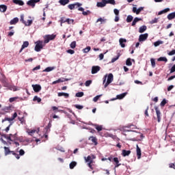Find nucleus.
<instances>
[{
    "label": "nucleus",
    "mask_w": 175,
    "mask_h": 175,
    "mask_svg": "<svg viewBox=\"0 0 175 175\" xmlns=\"http://www.w3.org/2000/svg\"><path fill=\"white\" fill-rule=\"evenodd\" d=\"M105 3L107 5V3H110V5H116V1L115 0H105Z\"/></svg>",
    "instance_id": "obj_35"
},
{
    "label": "nucleus",
    "mask_w": 175,
    "mask_h": 175,
    "mask_svg": "<svg viewBox=\"0 0 175 175\" xmlns=\"http://www.w3.org/2000/svg\"><path fill=\"white\" fill-rule=\"evenodd\" d=\"M175 71V64L171 68L170 73H174Z\"/></svg>",
    "instance_id": "obj_63"
},
{
    "label": "nucleus",
    "mask_w": 175,
    "mask_h": 175,
    "mask_svg": "<svg viewBox=\"0 0 175 175\" xmlns=\"http://www.w3.org/2000/svg\"><path fill=\"white\" fill-rule=\"evenodd\" d=\"M84 159H85V162H90V161H91V159H92L91 156H88L87 157H85Z\"/></svg>",
    "instance_id": "obj_54"
},
{
    "label": "nucleus",
    "mask_w": 175,
    "mask_h": 175,
    "mask_svg": "<svg viewBox=\"0 0 175 175\" xmlns=\"http://www.w3.org/2000/svg\"><path fill=\"white\" fill-rule=\"evenodd\" d=\"M91 84H92V80L86 81L85 83V87H90V85H91Z\"/></svg>",
    "instance_id": "obj_45"
},
{
    "label": "nucleus",
    "mask_w": 175,
    "mask_h": 175,
    "mask_svg": "<svg viewBox=\"0 0 175 175\" xmlns=\"http://www.w3.org/2000/svg\"><path fill=\"white\" fill-rule=\"evenodd\" d=\"M3 87H5V88H8L9 87V85H10V84H9V83H8V81H6V80H3Z\"/></svg>",
    "instance_id": "obj_44"
},
{
    "label": "nucleus",
    "mask_w": 175,
    "mask_h": 175,
    "mask_svg": "<svg viewBox=\"0 0 175 175\" xmlns=\"http://www.w3.org/2000/svg\"><path fill=\"white\" fill-rule=\"evenodd\" d=\"M17 117V112H14L12 118H5V119H3L2 120V122H5V121H9V122H12V121H13Z\"/></svg>",
    "instance_id": "obj_8"
},
{
    "label": "nucleus",
    "mask_w": 175,
    "mask_h": 175,
    "mask_svg": "<svg viewBox=\"0 0 175 175\" xmlns=\"http://www.w3.org/2000/svg\"><path fill=\"white\" fill-rule=\"evenodd\" d=\"M128 94V92H124V93H122V94H118L116 96V99H124V96H126V95Z\"/></svg>",
    "instance_id": "obj_20"
},
{
    "label": "nucleus",
    "mask_w": 175,
    "mask_h": 175,
    "mask_svg": "<svg viewBox=\"0 0 175 175\" xmlns=\"http://www.w3.org/2000/svg\"><path fill=\"white\" fill-rule=\"evenodd\" d=\"M60 23L62 24H64V23H67V18L65 19V17H62L61 19H60Z\"/></svg>",
    "instance_id": "obj_55"
},
{
    "label": "nucleus",
    "mask_w": 175,
    "mask_h": 175,
    "mask_svg": "<svg viewBox=\"0 0 175 175\" xmlns=\"http://www.w3.org/2000/svg\"><path fill=\"white\" fill-rule=\"evenodd\" d=\"M157 61L167 62V58H166V57H161L159 59H157Z\"/></svg>",
    "instance_id": "obj_34"
},
{
    "label": "nucleus",
    "mask_w": 175,
    "mask_h": 175,
    "mask_svg": "<svg viewBox=\"0 0 175 175\" xmlns=\"http://www.w3.org/2000/svg\"><path fill=\"white\" fill-rule=\"evenodd\" d=\"M65 81V78H60L53 82V84H57V83H64Z\"/></svg>",
    "instance_id": "obj_29"
},
{
    "label": "nucleus",
    "mask_w": 175,
    "mask_h": 175,
    "mask_svg": "<svg viewBox=\"0 0 175 175\" xmlns=\"http://www.w3.org/2000/svg\"><path fill=\"white\" fill-rule=\"evenodd\" d=\"M75 107H76V109H78V110H81L82 109H83L84 107L80 105H75Z\"/></svg>",
    "instance_id": "obj_51"
},
{
    "label": "nucleus",
    "mask_w": 175,
    "mask_h": 175,
    "mask_svg": "<svg viewBox=\"0 0 175 175\" xmlns=\"http://www.w3.org/2000/svg\"><path fill=\"white\" fill-rule=\"evenodd\" d=\"M146 31H147V26L146 25H142L139 29V33H143V32H146Z\"/></svg>",
    "instance_id": "obj_22"
},
{
    "label": "nucleus",
    "mask_w": 175,
    "mask_h": 175,
    "mask_svg": "<svg viewBox=\"0 0 175 175\" xmlns=\"http://www.w3.org/2000/svg\"><path fill=\"white\" fill-rule=\"evenodd\" d=\"M144 10V7H139L138 9L136 7L133 8V13L136 14H140V12Z\"/></svg>",
    "instance_id": "obj_10"
},
{
    "label": "nucleus",
    "mask_w": 175,
    "mask_h": 175,
    "mask_svg": "<svg viewBox=\"0 0 175 175\" xmlns=\"http://www.w3.org/2000/svg\"><path fill=\"white\" fill-rule=\"evenodd\" d=\"M167 18L169 20H173V18H175V12L169 14L167 16Z\"/></svg>",
    "instance_id": "obj_26"
},
{
    "label": "nucleus",
    "mask_w": 175,
    "mask_h": 175,
    "mask_svg": "<svg viewBox=\"0 0 175 175\" xmlns=\"http://www.w3.org/2000/svg\"><path fill=\"white\" fill-rule=\"evenodd\" d=\"M97 8H105L106 6V0H101L100 2H97Z\"/></svg>",
    "instance_id": "obj_13"
},
{
    "label": "nucleus",
    "mask_w": 175,
    "mask_h": 175,
    "mask_svg": "<svg viewBox=\"0 0 175 175\" xmlns=\"http://www.w3.org/2000/svg\"><path fill=\"white\" fill-rule=\"evenodd\" d=\"M113 13H114V14H116V16H118V14H120V10H118L117 9H114Z\"/></svg>",
    "instance_id": "obj_60"
},
{
    "label": "nucleus",
    "mask_w": 175,
    "mask_h": 175,
    "mask_svg": "<svg viewBox=\"0 0 175 175\" xmlns=\"http://www.w3.org/2000/svg\"><path fill=\"white\" fill-rule=\"evenodd\" d=\"M89 13H91V12L90 11V10H87V11H84L83 10V12H82V14L83 15V16H88V14Z\"/></svg>",
    "instance_id": "obj_56"
},
{
    "label": "nucleus",
    "mask_w": 175,
    "mask_h": 175,
    "mask_svg": "<svg viewBox=\"0 0 175 175\" xmlns=\"http://www.w3.org/2000/svg\"><path fill=\"white\" fill-rule=\"evenodd\" d=\"M70 46L71 49H76V41L72 42Z\"/></svg>",
    "instance_id": "obj_50"
},
{
    "label": "nucleus",
    "mask_w": 175,
    "mask_h": 175,
    "mask_svg": "<svg viewBox=\"0 0 175 175\" xmlns=\"http://www.w3.org/2000/svg\"><path fill=\"white\" fill-rule=\"evenodd\" d=\"M131 152V150H123L122 152V157H129Z\"/></svg>",
    "instance_id": "obj_19"
},
{
    "label": "nucleus",
    "mask_w": 175,
    "mask_h": 175,
    "mask_svg": "<svg viewBox=\"0 0 175 175\" xmlns=\"http://www.w3.org/2000/svg\"><path fill=\"white\" fill-rule=\"evenodd\" d=\"M175 55V49L171 51L170 52L168 53V55Z\"/></svg>",
    "instance_id": "obj_62"
},
{
    "label": "nucleus",
    "mask_w": 175,
    "mask_h": 175,
    "mask_svg": "<svg viewBox=\"0 0 175 175\" xmlns=\"http://www.w3.org/2000/svg\"><path fill=\"white\" fill-rule=\"evenodd\" d=\"M147 38H148V33L140 34L138 40L139 42H146Z\"/></svg>",
    "instance_id": "obj_6"
},
{
    "label": "nucleus",
    "mask_w": 175,
    "mask_h": 175,
    "mask_svg": "<svg viewBox=\"0 0 175 175\" xmlns=\"http://www.w3.org/2000/svg\"><path fill=\"white\" fill-rule=\"evenodd\" d=\"M43 49V41L42 40H38L36 42V46H35V51L37 53H39Z\"/></svg>",
    "instance_id": "obj_4"
},
{
    "label": "nucleus",
    "mask_w": 175,
    "mask_h": 175,
    "mask_svg": "<svg viewBox=\"0 0 175 175\" xmlns=\"http://www.w3.org/2000/svg\"><path fill=\"white\" fill-rule=\"evenodd\" d=\"M100 96H102V94L96 96L93 98V102H98V100H99V98H100Z\"/></svg>",
    "instance_id": "obj_48"
},
{
    "label": "nucleus",
    "mask_w": 175,
    "mask_h": 175,
    "mask_svg": "<svg viewBox=\"0 0 175 175\" xmlns=\"http://www.w3.org/2000/svg\"><path fill=\"white\" fill-rule=\"evenodd\" d=\"M126 42V39L125 38H120L119 43L120 46L124 49L125 47V42Z\"/></svg>",
    "instance_id": "obj_14"
},
{
    "label": "nucleus",
    "mask_w": 175,
    "mask_h": 175,
    "mask_svg": "<svg viewBox=\"0 0 175 175\" xmlns=\"http://www.w3.org/2000/svg\"><path fill=\"white\" fill-rule=\"evenodd\" d=\"M40 2V0H29L27 2V5L31 6V8H35V4Z\"/></svg>",
    "instance_id": "obj_7"
},
{
    "label": "nucleus",
    "mask_w": 175,
    "mask_h": 175,
    "mask_svg": "<svg viewBox=\"0 0 175 175\" xmlns=\"http://www.w3.org/2000/svg\"><path fill=\"white\" fill-rule=\"evenodd\" d=\"M120 53H118L116 57L112 58L111 63L113 64V63L116 62V61H117L118 59V58H120Z\"/></svg>",
    "instance_id": "obj_43"
},
{
    "label": "nucleus",
    "mask_w": 175,
    "mask_h": 175,
    "mask_svg": "<svg viewBox=\"0 0 175 175\" xmlns=\"http://www.w3.org/2000/svg\"><path fill=\"white\" fill-rule=\"evenodd\" d=\"M90 51H91V46H87L83 49V52L85 53H90Z\"/></svg>",
    "instance_id": "obj_40"
},
{
    "label": "nucleus",
    "mask_w": 175,
    "mask_h": 175,
    "mask_svg": "<svg viewBox=\"0 0 175 175\" xmlns=\"http://www.w3.org/2000/svg\"><path fill=\"white\" fill-rule=\"evenodd\" d=\"M137 147V159H140V158H142V150L139 148V145L136 146Z\"/></svg>",
    "instance_id": "obj_15"
},
{
    "label": "nucleus",
    "mask_w": 175,
    "mask_h": 175,
    "mask_svg": "<svg viewBox=\"0 0 175 175\" xmlns=\"http://www.w3.org/2000/svg\"><path fill=\"white\" fill-rule=\"evenodd\" d=\"M33 102H36V100H37V102H38V103H40V102H42V98L38 97V96H35L33 97Z\"/></svg>",
    "instance_id": "obj_33"
},
{
    "label": "nucleus",
    "mask_w": 175,
    "mask_h": 175,
    "mask_svg": "<svg viewBox=\"0 0 175 175\" xmlns=\"http://www.w3.org/2000/svg\"><path fill=\"white\" fill-rule=\"evenodd\" d=\"M154 110L156 111L157 122H161V111L158 108V107H154Z\"/></svg>",
    "instance_id": "obj_11"
},
{
    "label": "nucleus",
    "mask_w": 175,
    "mask_h": 175,
    "mask_svg": "<svg viewBox=\"0 0 175 175\" xmlns=\"http://www.w3.org/2000/svg\"><path fill=\"white\" fill-rule=\"evenodd\" d=\"M113 80H114V76L113 75V74H106L103 77V83L104 84V88H107L109 84H111V83H113Z\"/></svg>",
    "instance_id": "obj_1"
},
{
    "label": "nucleus",
    "mask_w": 175,
    "mask_h": 175,
    "mask_svg": "<svg viewBox=\"0 0 175 175\" xmlns=\"http://www.w3.org/2000/svg\"><path fill=\"white\" fill-rule=\"evenodd\" d=\"M139 21H142V18L135 17L133 19V23L131 24L132 27H135L137 23H139Z\"/></svg>",
    "instance_id": "obj_16"
},
{
    "label": "nucleus",
    "mask_w": 175,
    "mask_h": 175,
    "mask_svg": "<svg viewBox=\"0 0 175 175\" xmlns=\"http://www.w3.org/2000/svg\"><path fill=\"white\" fill-rule=\"evenodd\" d=\"M108 137H111V139H116L117 137L113 134L109 133L107 134Z\"/></svg>",
    "instance_id": "obj_59"
},
{
    "label": "nucleus",
    "mask_w": 175,
    "mask_h": 175,
    "mask_svg": "<svg viewBox=\"0 0 175 175\" xmlns=\"http://www.w3.org/2000/svg\"><path fill=\"white\" fill-rule=\"evenodd\" d=\"M58 96H64L65 98H69V94L65 92H59Z\"/></svg>",
    "instance_id": "obj_28"
},
{
    "label": "nucleus",
    "mask_w": 175,
    "mask_h": 175,
    "mask_svg": "<svg viewBox=\"0 0 175 175\" xmlns=\"http://www.w3.org/2000/svg\"><path fill=\"white\" fill-rule=\"evenodd\" d=\"M89 140H91L92 142V143H94L95 146H96L98 144V142H96V137H90L89 138Z\"/></svg>",
    "instance_id": "obj_32"
},
{
    "label": "nucleus",
    "mask_w": 175,
    "mask_h": 175,
    "mask_svg": "<svg viewBox=\"0 0 175 175\" xmlns=\"http://www.w3.org/2000/svg\"><path fill=\"white\" fill-rule=\"evenodd\" d=\"M75 96H77V98H82V96H84V92H79L76 93Z\"/></svg>",
    "instance_id": "obj_36"
},
{
    "label": "nucleus",
    "mask_w": 175,
    "mask_h": 175,
    "mask_svg": "<svg viewBox=\"0 0 175 175\" xmlns=\"http://www.w3.org/2000/svg\"><path fill=\"white\" fill-rule=\"evenodd\" d=\"M25 154V151H24V150L21 149L19 150V155H21V157H23V155H24Z\"/></svg>",
    "instance_id": "obj_57"
},
{
    "label": "nucleus",
    "mask_w": 175,
    "mask_h": 175,
    "mask_svg": "<svg viewBox=\"0 0 175 175\" xmlns=\"http://www.w3.org/2000/svg\"><path fill=\"white\" fill-rule=\"evenodd\" d=\"M99 21L100 23H105V21H106V19H103L102 18H99L97 19L96 23H99Z\"/></svg>",
    "instance_id": "obj_58"
},
{
    "label": "nucleus",
    "mask_w": 175,
    "mask_h": 175,
    "mask_svg": "<svg viewBox=\"0 0 175 175\" xmlns=\"http://www.w3.org/2000/svg\"><path fill=\"white\" fill-rule=\"evenodd\" d=\"M167 12H170V8H165L164 10L159 11L158 14L159 16H161V14H165V13H167Z\"/></svg>",
    "instance_id": "obj_21"
},
{
    "label": "nucleus",
    "mask_w": 175,
    "mask_h": 175,
    "mask_svg": "<svg viewBox=\"0 0 175 175\" xmlns=\"http://www.w3.org/2000/svg\"><path fill=\"white\" fill-rule=\"evenodd\" d=\"M57 35L55 34H48L45 35L44 36V44H46V43H49L50 40H54L56 38Z\"/></svg>",
    "instance_id": "obj_2"
},
{
    "label": "nucleus",
    "mask_w": 175,
    "mask_h": 175,
    "mask_svg": "<svg viewBox=\"0 0 175 175\" xmlns=\"http://www.w3.org/2000/svg\"><path fill=\"white\" fill-rule=\"evenodd\" d=\"M94 126H95L96 131H98V132H100V131H102V129H103V127H102V126H99L98 124H94Z\"/></svg>",
    "instance_id": "obj_39"
},
{
    "label": "nucleus",
    "mask_w": 175,
    "mask_h": 175,
    "mask_svg": "<svg viewBox=\"0 0 175 175\" xmlns=\"http://www.w3.org/2000/svg\"><path fill=\"white\" fill-rule=\"evenodd\" d=\"M18 21V18L16 17L10 21V24L11 25H16V24H17Z\"/></svg>",
    "instance_id": "obj_23"
},
{
    "label": "nucleus",
    "mask_w": 175,
    "mask_h": 175,
    "mask_svg": "<svg viewBox=\"0 0 175 175\" xmlns=\"http://www.w3.org/2000/svg\"><path fill=\"white\" fill-rule=\"evenodd\" d=\"M51 128V122H49L47 126L45 128L46 131H49Z\"/></svg>",
    "instance_id": "obj_61"
},
{
    "label": "nucleus",
    "mask_w": 175,
    "mask_h": 175,
    "mask_svg": "<svg viewBox=\"0 0 175 175\" xmlns=\"http://www.w3.org/2000/svg\"><path fill=\"white\" fill-rule=\"evenodd\" d=\"M80 8V6H83V4L81 3H72V4H70L68 5V9H70V10H73V9H75V8Z\"/></svg>",
    "instance_id": "obj_5"
},
{
    "label": "nucleus",
    "mask_w": 175,
    "mask_h": 175,
    "mask_svg": "<svg viewBox=\"0 0 175 175\" xmlns=\"http://www.w3.org/2000/svg\"><path fill=\"white\" fill-rule=\"evenodd\" d=\"M33 21L32 20H27V22H25V25L26 27H31L32 25Z\"/></svg>",
    "instance_id": "obj_38"
},
{
    "label": "nucleus",
    "mask_w": 175,
    "mask_h": 175,
    "mask_svg": "<svg viewBox=\"0 0 175 175\" xmlns=\"http://www.w3.org/2000/svg\"><path fill=\"white\" fill-rule=\"evenodd\" d=\"M166 103H167V100H166V98H164L161 104H160V106H161L162 107H163V106H165V105H166Z\"/></svg>",
    "instance_id": "obj_47"
},
{
    "label": "nucleus",
    "mask_w": 175,
    "mask_h": 175,
    "mask_svg": "<svg viewBox=\"0 0 175 175\" xmlns=\"http://www.w3.org/2000/svg\"><path fill=\"white\" fill-rule=\"evenodd\" d=\"M160 44H163V41L158 40V41L154 42V47H158V46H160Z\"/></svg>",
    "instance_id": "obj_30"
},
{
    "label": "nucleus",
    "mask_w": 175,
    "mask_h": 175,
    "mask_svg": "<svg viewBox=\"0 0 175 175\" xmlns=\"http://www.w3.org/2000/svg\"><path fill=\"white\" fill-rule=\"evenodd\" d=\"M67 53H68V54H73L74 53H75V51L74 50H72V49H68V50H67Z\"/></svg>",
    "instance_id": "obj_64"
},
{
    "label": "nucleus",
    "mask_w": 175,
    "mask_h": 175,
    "mask_svg": "<svg viewBox=\"0 0 175 175\" xmlns=\"http://www.w3.org/2000/svg\"><path fill=\"white\" fill-rule=\"evenodd\" d=\"M70 1L69 0H59V3L62 5V6H65V5H68Z\"/></svg>",
    "instance_id": "obj_24"
},
{
    "label": "nucleus",
    "mask_w": 175,
    "mask_h": 175,
    "mask_svg": "<svg viewBox=\"0 0 175 175\" xmlns=\"http://www.w3.org/2000/svg\"><path fill=\"white\" fill-rule=\"evenodd\" d=\"M28 46H29V42L28 41L23 42V44L22 45V49L28 47Z\"/></svg>",
    "instance_id": "obj_37"
},
{
    "label": "nucleus",
    "mask_w": 175,
    "mask_h": 175,
    "mask_svg": "<svg viewBox=\"0 0 175 175\" xmlns=\"http://www.w3.org/2000/svg\"><path fill=\"white\" fill-rule=\"evenodd\" d=\"M31 87L35 92H39L42 90V86H40V85H32Z\"/></svg>",
    "instance_id": "obj_12"
},
{
    "label": "nucleus",
    "mask_w": 175,
    "mask_h": 175,
    "mask_svg": "<svg viewBox=\"0 0 175 175\" xmlns=\"http://www.w3.org/2000/svg\"><path fill=\"white\" fill-rule=\"evenodd\" d=\"M158 23V18H155L150 22V24H157Z\"/></svg>",
    "instance_id": "obj_52"
},
{
    "label": "nucleus",
    "mask_w": 175,
    "mask_h": 175,
    "mask_svg": "<svg viewBox=\"0 0 175 175\" xmlns=\"http://www.w3.org/2000/svg\"><path fill=\"white\" fill-rule=\"evenodd\" d=\"M4 152L5 156L10 155V154H12V155L16 157V159H20V155L17 154L16 152H14V151H11L9 147H4Z\"/></svg>",
    "instance_id": "obj_3"
},
{
    "label": "nucleus",
    "mask_w": 175,
    "mask_h": 175,
    "mask_svg": "<svg viewBox=\"0 0 175 175\" xmlns=\"http://www.w3.org/2000/svg\"><path fill=\"white\" fill-rule=\"evenodd\" d=\"M133 21V17L132 15H129L126 19V23H132Z\"/></svg>",
    "instance_id": "obj_31"
},
{
    "label": "nucleus",
    "mask_w": 175,
    "mask_h": 175,
    "mask_svg": "<svg viewBox=\"0 0 175 175\" xmlns=\"http://www.w3.org/2000/svg\"><path fill=\"white\" fill-rule=\"evenodd\" d=\"M152 68H155V59H150Z\"/></svg>",
    "instance_id": "obj_49"
},
{
    "label": "nucleus",
    "mask_w": 175,
    "mask_h": 175,
    "mask_svg": "<svg viewBox=\"0 0 175 175\" xmlns=\"http://www.w3.org/2000/svg\"><path fill=\"white\" fill-rule=\"evenodd\" d=\"M40 131V130L39 128L37 129V131L36 130H31V131L29 132V135H31L32 134L35 133V132H37V133H39Z\"/></svg>",
    "instance_id": "obj_46"
},
{
    "label": "nucleus",
    "mask_w": 175,
    "mask_h": 175,
    "mask_svg": "<svg viewBox=\"0 0 175 175\" xmlns=\"http://www.w3.org/2000/svg\"><path fill=\"white\" fill-rule=\"evenodd\" d=\"M8 10V6L6 5H0V12L1 13H5Z\"/></svg>",
    "instance_id": "obj_18"
},
{
    "label": "nucleus",
    "mask_w": 175,
    "mask_h": 175,
    "mask_svg": "<svg viewBox=\"0 0 175 175\" xmlns=\"http://www.w3.org/2000/svg\"><path fill=\"white\" fill-rule=\"evenodd\" d=\"M77 165V162L76 161H72L70 165H69V167L70 169H75V167H76V166Z\"/></svg>",
    "instance_id": "obj_25"
},
{
    "label": "nucleus",
    "mask_w": 175,
    "mask_h": 175,
    "mask_svg": "<svg viewBox=\"0 0 175 175\" xmlns=\"http://www.w3.org/2000/svg\"><path fill=\"white\" fill-rule=\"evenodd\" d=\"M100 70V67L99 66H93L92 67V75H95Z\"/></svg>",
    "instance_id": "obj_9"
},
{
    "label": "nucleus",
    "mask_w": 175,
    "mask_h": 175,
    "mask_svg": "<svg viewBox=\"0 0 175 175\" xmlns=\"http://www.w3.org/2000/svg\"><path fill=\"white\" fill-rule=\"evenodd\" d=\"M126 65L127 66H132V62H131V58H128L126 61Z\"/></svg>",
    "instance_id": "obj_41"
},
{
    "label": "nucleus",
    "mask_w": 175,
    "mask_h": 175,
    "mask_svg": "<svg viewBox=\"0 0 175 175\" xmlns=\"http://www.w3.org/2000/svg\"><path fill=\"white\" fill-rule=\"evenodd\" d=\"M67 23H68V24H69V25L73 24V23H75V20L70 19V18H67Z\"/></svg>",
    "instance_id": "obj_53"
},
{
    "label": "nucleus",
    "mask_w": 175,
    "mask_h": 175,
    "mask_svg": "<svg viewBox=\"0 0 175 175\" xmlns=\"http://www.w3.org/2000/svg\"><path fill=\"white\" fill-rule=\"evenodd\" d=\"M13 3H15V5H19V6H23L24 1L23 0H12Z\"/></svg>",
    "instance_id": "obj_17"
},
{
    "label": "nucleus",
    "mask_w": 175,
    "mask_h": 175,
    "mask_svg": "<svg viewBox=\"0 0 175 175\" xmlns=\"http://www.w3.org/2000/svg\"><path fill=\"white\" fill-rule=\"evenodd\" d=\"M54 69H55V66L47 67V68H46L43 70V72H52V70H54Z\"/></svg>",
    "instance_id": "obj_27"
},
{
    "label": "nucleus",
    "mask_w": 175,
    "mask_h": 175,
    "mask_svg": "<svg viewBox=\"0 0 175 175\" xmlns=\"http://www.w3.org/2000/svg\"><path fill=\"white\" fill-rule=\"evenodd\" d=\"M8 88V90H10V91H17V88H16V86H12L10 85Z\"/></svg>",
    "instance_id": "obj_42"
}]
</instances>
